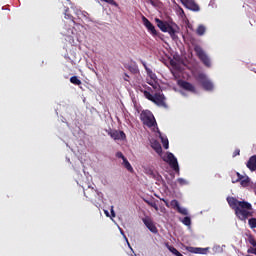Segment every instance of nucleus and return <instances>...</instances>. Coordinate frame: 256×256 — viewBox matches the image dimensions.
Returning <instances> with one entry per match:
<instances>
[{
    "label": "nucleus",
    "mask_w": 256,
    "mask_h": 256,
    "mask_svg": "<svg viewBox=\"0 0 256 256\" xmlns=\"http://www.w3.org/2000/svg\"><path fill=\"white\" fill-rule=\"evenodd\" d=\"M194 51L198 59H200V61H202V63H204L206 67H211V60L209 59V56H207L203 48H201V46L199 45L195 46Z\"/></svg>",
    "instance_id": "nucleus-4"
},
{
    "label": "nucleus",
    "mask_w": 256,
    "mask_h": 256,
    "mask_svg": "<svg viewBox=\"0 0 256 256\" xmlns=\"http://www.w3.org/2000/svg\"><path fill=\"white\" fill-rule=\"evenodd\" d=\"M142 23L146 27V29L149 31V33L153 35V37H157L158 35L157 30L155 29V26L153 25V23H151V21L147 19V17L142 16Z\"/></svg>",
    "instance_id": "nucleus-10"
},
{
    "label": "nucleus",
    "mask_w": 256,
    "mask_h": 256,
    "mask_svg": "<svg viewBox=\"0 0 256 256\" xmlns=\"http://www.w3.org/2000/svg\"><path fill=\"white\" fill-rule=\"evenodd\" d=\"M152 149L158 153V155H161L163 153V148L161 147V144L157 141H154L151 145Z\"/></svg>",
    "instance_id": "nucleus-20"
},
{
    "label": "nucleus",
    "mask_w": 256,
    "mask_h": 256,
    "mask_svg": "<svg viewBox=\"0 0 256 256\" xmlns=\"http://www.w3.org/2000/svg\"><path fill=\"white\" fill-rule=\"evenodd\" d=\"M142 23L146 27V29L149 31V33L153 35V37H157L158 35L157 30L155 29V26L153 25V23H151V21L147 19V17L142 16Z\"/></svg>",
    "instance_id": "nucleus-11"
},
{
    "label": "nucleus",
    "mask_w": 256,
    "mask_h": 256,
    "mask_svg": "<svg viewBox=\"0 0 256 256\" xmlns=\"http://www.w3.org/2000/svg\"><path fill=\"white\" fill-rule=\"evenodd\" d=\"M142 23L146 27V29L149 31V33L153 35V37H157L158 35L157 30L155 29V26L153 25V23H151V21L147 19V17L142 16Z\"/></svg>",
    "instance_id": "nucleus-12"
},
{
    "label": "nucleus",
    "mask_w": 256,
    "mask_h": 256,
    "mask_svg": "<svg viewBox=\"0 0 256 256\" xmlns=\"http://www.w3.org/2000/svg\"><path fill=\"white\" fill-rule=\"evenodd\" d=\"M105 215H106V217H109V212L105 211Z\"/></svg>",
    "instance_id": "nucleus-43"
},
{
    "label": "nucleus",
    "mask_w": 256,
    "mask_h": 256,
    "mask_svg": "<svg viewBox=\"0 0 256 256\" xmlns=\"http://www.w3.org/2000/svg\"><path fill=\"white\" fill-rule=\"evenodd\" d=\"M170 205H171V208H172V209H179V207H180L179 201H177V200H172V201L170 202Z\"/></svg>",
    "instance_id": "nucleus-33"
},
{
    "label": "nucleus",
    "mask_w": 256,
    "mask_h": 256,
    "mask_svg": "<svg viewBox=\"0 0 256 256\" xmlns=\"http://www.w3.org/2000/svg\"><path fill=\"white\" fill-rule=\"evenodd\" d=\"M178 85L179 87H181V89H184V91H189L190 93H197V89L190 82H187L185 80H179Z\"/></svg>",
    "instance_id": "nucleus-13"
},
{
    "label": "nucleus",
    "mask_w": 256,
    "mask_h": 256,
    "mask_svg": "<svg viewBox=\"0 0 256 256\" xmlns=\"http://www.w3.org/2000/svg\"><path fill=\"white\" fill-rule=\"evenodd\" d=\"M248 225L250 229H256V218H250L248 220Z\"/></svg>",
    "instance_id": "nucleus-28"
},
{
    "label": "nucleus",
    "mask_w": 256,
    "mask_h": 256,
    "mask_svg": "<svg viewBox=\"0 0 256 256\" xmlns=\"http://www.w3.org/2000/svg\"><path fill=\"white\" fill-rule=\"evenodd\" d=\"M248 242L250 243V245H252L253 247H256V240L255 237H253V235H250L248 237Z\"/></svg>",
    "instance_id": "nucleus-35"
},
{
    "label": "nucleus",
    "mask_w": 256,
    "mask_h": 256,
    "mask_svg": "<svg viewBox=\"0 0 256 256\" xmlns=\"http://www.w3.org/2000/svg\"><path fill=\"white\" fill-rule=\"evenodd\" d=\"M177 183H179V185H181V186L187 185V180H185L183 178H178Z\"/></svg>",
    "instance_id": "nucleus-36"
},
{
    "label": "nucleus",
    "mask_w": 256,
    "mask_h": 256,
    "mask_svg": "<svg viewBox=\"0 0 256 256\" xmlns=\"http://www.w3.org/2000/svg\"><path fill=\"white\" fill-rule=\"evenodd\" d=\"M76 15H77L78 19H84V21H90L89 13H87V11L78 10V11H76Z\"/></svg>",
    "instance_id": "nucleus-19"
},
{
    "label": "nucleus",
    "mask_w": 256,
    "mask_h": 256,
    "mask_svg": "<svg viewBox=\"0 0 256 256\" xmlns=\"http://www.w3.org/2000/svg\"><path fill=\"white\" fill-rule=\"evenodd\" d=\"M110 211H111V216L115 217V210H113V206H111V210Z\"/></svg>",
    "instance_id": "nucleus-40"
},
{
    "label": "nucleus",
    "mask_w": 256,
    "mask_h": 256,
    "mask_svg": "<svg viewBox=\"0 0 256 256\" xmlns=\"http://www.w3.org/2000/svg\"><path fill=\"white\" fill-rule=\"evenodd\" d=\"M183 225H186V227H190L191 225V218L189 216H186L182 220Z\"/></svg>",
    "instance_id": "nucleus-30"
},
{
    "label": "nucleus",
    "mask_w": 256,
    "mask_h": 256,
    "mask_svg": "<svg viewBox=\"0 0 256 256\" xmlns=\"http://www.w3.org/2000/svg\"><path fill=\"white\" fill-rule=\"evenodd\" d=\"M124 75H125L124 81H129V75L127 73H125Z\"/></svg>",
    "instance_id": "nucleus-41"
},
{
    "label": "nucleus",
    "mask_w": 256,
    "mask_h": 256,
    "mask_svg": "<svg viewBox=\"0 0 256 256\" xmlns=\"http://www.w3.org/2000/svg\"><path fill=\"white\" fill-rule=\"evenodd\" d=\"M64 15H65V19H70V21H72V23H74V25H75V20H74L73 15L69 14V8H67L65 10Z\"/></svg>",
    "instance_id": "nucleus-27"
},
{
    "label": "nucleus",
    "mask_w": 256,
    "mask_h": 256,
    "mask_svg": "<svg viewBox=\"0 0 256 256\" xmlns=\"http://www.w3.org/2000/svg\"><path fill=\"white\" fill-rule=\"evenodd\" d=\"M70 83H72V85H81L82 82L77 76H72L70 78Z\"/></svg>",
    "instance_id": "nucleus-25"
},
{
    "label": "nucleus",
    "mask_w": 256,
    "mask_h": 256,
    "mask_svg": "<svg viewBox=\"0 0 256 256\" xmlns=\"http://www.w3.org/2000/svg\"><path fill=\"white\" fill-rule=\"evenodd\" d=\"M188 9H190V11H199L200 7L197 3L195 2H189L188 3Z\"/></svg>",
    "instance_id": "nucleus-22"
},
{
    "label": "nucleus",
    "mask_w": 256,
    "mask_h": 256,
    "mask_svg": "<svg viewBox=\"0 0 256 256\" xmlns=\"http://www.w3.org/2000/svg\"><path fill=\"white\" fill-rule=\"evenodd\" d=\"M129 71H131V73H137L138 69L136 66L134 67H129Z\"/></svg>",
    "instance_id": "nucleus-38"
},
{
    "label": "nucleus",
    "mask_w": 256,
    "mask_h": 256,
    "mask_svg": "<svg viewBox=\"0 0 256 256\" xmlns=\"http://www.w3.org/2000/svg\"><path fill=\"white\" fill-rule=\"evenodd\" d=\"M161 141H162L164 149H169V140L167 138L161 137Z\"/></svg>",
    "instance_id": "nucleus-34"
},
{
    "label": "nucleus",
    "mask_w": 256,
    "mask_h": 256,
    "mask_svg": "<svg viewBox=\"0 0 256 256\" xmlns=\"http://www.w3.org/2000/svg\"><path fill=\"white\" fill-rule=\"evenodd\" d=\"M97 195V190H95L94 188H88L86 190H84V196L87 199H90V201H93V197H95Z\"/></svg>",
    "instance_id": "nucleus-15"
},
{
    "label": "nucleus",
    "mask_w": 256,
    "mask_h": 256,
    "mask_svg": "<svg viewBox=\"0 0 256 256\" xmlns=\"http://www.w3.org/2000/svg\"><path fill=\"white\" fill-rule=\"evenodd\" d=\"M151 87H147V90H141V93H143L144 97L146 99H148V101H152L154 100L155 98V95L153 96V94H151Z\"/></svg>",
    "instance_id": "nucleus-18"
},
{
    "label": "nucleus",
    "mask_w": 256,
    "mask_h": 256,
    "mask_svg": "<svg viewBox=\"0 0 256 256\" xmlns=\"http://www.w3.org/2000/svg\"><path fill=\"white\" fill-rule=\"evenodd\" d=\"M145 203H147V205H149L150 207H153V209H155V211H159V206H157V203L151 202L148 200H145Z\"/></svg>",
    "instance_id": "nucleus-29"
},
{
    "label": "nucleus",
    "mask_w": 256,
    "mask_h": 256,
    "mask_svg": "<svg viewBox=\"0 0 256 256\" xmlns=\"http://www.w3.org/2000/svg\"><path fill=\"white\" fill-rule=\"evenodd\" d=\"M108 135H110L114 141H125V139H127L125 132L119 130H110Z\"/></svg>",
    "instance_id": "nucleus-9"
},
{
    "label": "nucleus",
    "mask_w": 256,
    "mask_h": 256,
    "mask_svg": "<svg viewBox=\"0 0 256 256\" xmlns=\"http://www.w3.org/2000/svg\"><path fill=\"white\" fill-rule=\"evenodd\" d=\"M116 157H118V159H122V161H124V159H126L125 155H123L121 152H117Z\"/></svg>",
    "instance_id": "nucleus-37"
},
{
    "label": "nucleus",
    "mask_w": 256,
    "mask_h": 256,
    "mask_svg": "<svg viewBox=\"0 0 256 256\" xmlns=\"http://www.w3.org/2000/svg\"><path fill=\"white\" fill-rule=\"evenodd\" d=\"M142 221L144 225H146L147 229L151 231V233H158L157 226H155L151 217L146 216L145 218L142 219Z\"/></svg>",
    "instance_id": "nucleus-14"
},
{
    "label": "nucleus",
    "mask_w": 256,
    "mask_h": 256,
    "mask_svg": "<svg viewBox=\"0 0 256 256\" xmlns=\"http://www.w3.org/2000/svg\"><path fill=\"white\" fill-rule=\"evenodd\" d=\"M237 155H241V150L236 149L233 153V157H237Z\"/></svg>",
    "instance_id": "nucleus-39"
},
{
    "label": "nucleus",
    "mask_w": 256,
    "mask_h": 256,
    "mask_svg": "<svg viewBox=\"0 0 256 256\" xmlns=\"http://www.w3.org/2000/svg\"><path fill=\"white\" fill-rule=\"evenodd\" d=\"M246 167H248L250 171H256V155L249 158Z\"/></svg>",
    "instance_id": "nucleus-17"
},
{
    "label": "nucleus",
    "mask_w": 256,
    "mask_h": 256,
    "mask_svg": "<svg viewBox=\"0 0 256 256\" xmlns=\"http://www.w3.org/2000/svg\"><path fill=\"white\" fill-rule=\"evenodd\" d=\"M140 121H142L143 125L146 127H155L157 125V121L155 120V116L149 110H144L140 114Z\"/></svg>",
    "instance_id": "nucleus-3"
},
{
    "label": "nucleus",
    "mask_w": 256,
    "mask_h": 256,
    "mask_svg": "<svg viewBox=\"0 0 256 256\" xmlns=\"http://www.w3.org/2000/svg\"><path fill=\"white\" fill-rule=\"evenodd\" d=\"M145 71L147 72V75H149V77H151V79H153V77H155V74H153V70H151L149 67H147V63L141 61Z\"/></svg>",
    "instance_id": "nucleus-21"
},
{
    "label": "nucleus",
    "mask_w": 256,
    "mask_h": 256,
    "mask_svg": "<svg viewBox=\"0 0 256 256\" xmlns=\"http://www.w3.org/2000/svg\"><path fill=\"white\" fill-rule=\"evenodd\" d=\"M103 1L104 3H108V5H112L113 7H119V4L116 3L115 0H101Z\"/></svg>",
    "instance_id": "nucleus-32"
},
{
    "label": "nucleus",
    "mask_w": 256,
    "mask_h": 256,
    "mask_svg": "<svg viewBox=\"0 0 256 256\" xmlns=\"http://www.w3.org/2000/svg\"><path fill=\"white\" fill-rule=\"evenodd\" d=\"M167 98H165V95L160 92H156L154 94V100H152V103H155L158 107H163L164 109H167L169 106H167L166 101Z\"/></svg>",
    "instance_id": "nucleus-5"
},
{
    "label": "nucleus",
    "mask_w": 256,
    "mask_h": 256,
    "mask_svg": "<svg viewBox=\"0 0 256 256\" xmlns=\"http://www.w3.org/2000/svg\"><path fill=\"white\" fill-rule=\"evenodd\" d=\"M162 201L165 203L166 207H169V202H167L165 199H162Z\"/></svg>",
    "instance_id": "nucleus-42"
},
{
    "label": "nucleus",
    "mask_w": 256,
    "mask_h": 256,
    "mask_svg": "<svg viewBox=\"0 0 256 256\" xmlns=\"http://www.w3.org/2000/svg\"><path fill=\"white\" fill-rule=\"evenodd\" d=\"M155 23L162 33H169L171 39L175 41L177 39V25L169 24L167 21H163L159 18H155Z\"/></svg>",
    "instance_id": "nucleus-2"
},
{
    "label": "nucleus",
    "mask_w": 256,
    "mask_h": 256,
    "mask_svg": "<svg viewBox=\"0 0 256 256\" xmlns=\"http://www.w3.org/2000/svg\"><path fill=\"white\" fill-rule=\"evenodd\" d=\"M236 177V179L232 178V183H239L240 181V185H242V187H249V183H251L249 176H243L241 173L236 172Z\"/></svg>",
    "instance_id": "nucleus-6"
},
{
    "label": "nucleus",
    "mask_w": 256,
    "mask_h": 256,
    "mask_svg": "<svg viewBox=\"0 0 256 256\" xmlns=\"http://www.w3.org/2000/svg\"><path fill=\"white\" fill-rule=\"evenodd\" d=\"M198 79L205 91H213V82L208 80L205 74H199Z\"/></svg>",
    "instance_id": "nucleus-7"
},
{
    "label": "nucleus",
    "mask_w": 256,
    "mask_h": 256,
    "mask_svg": "<svg viewBox=\"0 0 256 256\" xmlns=\"http://www.w3.org/2000/svg\"><path fill=\"white\" fill-rule=\"evenodd\" d=\"M229 207L233 209L235 215L239 221H247L249 217L255 215L253 205L245 200L239 201L235 197H227L226 199Z\"/></svg>",
    "instance_id": "nucleus-1"
},
{
    "label": "nucleus",
    "mask_w": 256,
    "mask_h": 256,
    "mask_svg": "<svg viewBox=\"0 0 256 256\" xmlns=\"http://www.w3.org/2000/svg\"><path fill=\"white\" fill-rule=\"evenodd\" d=\"M186 249H187V251H189V253H195L198 255H205V252L207 251V249L197 248V247H192V246H189Z\"/></svg>",
    "instance_id": "nucleus-16"
},
{
    "label": "nucleus",
    "mask_w": 256,
    "mask_h": 256,
    "mask_svg": "<svg viewBox=\"0 0 256 256\" xmlns=\"http://www.w3.org/2000/svg\"><path fill=\"white\" fill-rule=\"evenodd\" d=\"M123 165L125 169H127V171L133 173V166H131V163H129V160H127V158L123 160Z\"/></svg>",
    "instance_id": "nucleus-23"
},
{
    "label": "nucleus",
    "mask_w": 256,
    "mask_h": 256,
    "mask_svg": "<svg viewBox=\"0 0 256 256\" xmlns=\"http://www.w3.org/2000/svg\"><path fill=\"white\" fill-rule=\"evenodd\" d=\"M205 31H207V28H205L204 25H199L197 30H196V33L197 35H205Z\"/></svg>",
    "instance_id": "nucleus-24"
},
{
    "label": "nucleus",
    "mask_w": 256,
    "mask_h": 256,
    "mask_svg": "<svg viewBox=\"0 0 256 256\" xmlns=\"http://www.w3.org/2000/svg\"><path fill=\"white\" fill-rule=\"evenodd\" d=\"M166 161L171 167V169H173V171H175L176 173H179V162L177 161V158L175 157V155H173V153L169 152L167 154Z\"/></svg>",
    "instance_id": "nucleus-8"
},
{
    "label": "nucleus",
    "mask_w": 256,
    "mask_h": 256,
    "mask_svg": "<svg viewBox=\"0 0 256 256\" xmlns=\"http://www.w3.org/2000/svg\"><path fill=\"white\" fill-rule=\"evenodd\" d=\"M148 85H151V87H153L155 91H159V89H161V85H159L157 81H150L148 82Z\"/></svg>",
    "instance_id": "nucleus-26"
},
{
    "label": "nucleus",
    "mask_w": 256,
    "mask_h": 256,
    "mask_svg": "<svg viewBox=\"0 0 256 256\" xmlns=\"http://www.w3.org/2000/svg\"><path fill=\"white\" fill-rule=\"evenodd\" d=\"M176 211H178V213H180V215H189V212L187 211V209L182 208L181 206L178 207V209H176Z\"/></svg>",
    "instance_id": "nucleus-31"
}]
</instances>
